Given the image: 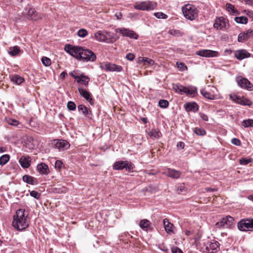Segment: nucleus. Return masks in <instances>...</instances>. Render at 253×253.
<instances>
[{"label":"nucleus","instance_id":"nucleus-1","mask_svg":"<svg viewBox=\"0 0 253 253\" xmlns=\"http://www.w3.org/2000/svg\"><path fill=\"white\" fill-rule=\"evenodd\" d=\"M29 222V218L28 215H26L25 210L23 209L17 210L16 214L13 216V226L17 230L22 231L28 227Z\"/></svg>","mask_w":253,"mask_h":253},{"label":"nucleus","instance_id":"nucleus-2","mask_svg":"<svg viewBox=\"0 0 253 253\" xmlns=\"http://www.w3.org/2000/svg\"><path fill=\"white\" fill-rule=\"evenodd\" d=\"M115 34L106 31H98L94 34V39L100 42L113 43L119 39Z\"/></svg>","mask_w":253,"mask_h":253},{"label":"nucleus","instance_id":"nucleus-3","mask_svg":"<svg viewBox=\"0 0 253 253\" xmlns=\"http://www.w3.org/2000/svg\"><path fill=\"white\" fill-rule=\"evenodd\" d=\"M182 11L184 17L191 21L195 19L198 15L197 8L191 4H186L182 7Z\"/></svg>","mask_w":253,"mask_h":253},{"label":"nucleus","instance_id":"nucleus-4","mask_svg":"<svg viewBox=\"0 0 253 253\" xmlns=\"http://www.w3.org/2000/svg\"><path fill=\"white\" fill-rule=\"evenodd\" d=\"M96 59V56L92 51L82 47L81 59L80 61L83 62H93L95 61Z\"/></svg>","mask_w":253,"mask_h":253},{"label":"nucleus","instance_id":"nucleus-5","mask_svg":"<svg viewBox=\"0 0 253 253\" xmlns=\"http://www.w3.org/2000/svg\"><path fill=\"white\" fill-rule=\"evenodd\" d=\"M82 49V47L81 46H75L71 45H66L64 47L65 51L78 60L81 59Z\"/></svg>","mask_w":253,"mask_h":253},{"label":"nucleus","instance_id":"nucleus-6","mask_svg":"<svg viewBox=\"0 0 253 253\" xmlns=\"http://www.w3.org/2000/svg\"><path fill=\"white\" fill-rule=\"evenodd\" d=\"M239 230L246 231L253 228V218H244L241 220L237 224Z\"/></svg>","mask_w":253,"mask_h":253},{"label":"nucleus","instance_id":"nucleus-7","mask_svg":"<svg viewBox=\"0 0 253 253\" xmlns=\"http://www.w3.org/2000/svg\"><path fill=\"white\" fill-rule=\"evenodd\" d=\"M113 167L115 170H122L125 169L126 170L130 171L133 169L134 166L131 162L127 161H120L115 162Z\"/></svg>","mask_w":253,"mask_h":253},{"label":"nucleus","instance_id":"nucleus-8","mask_svg":"<svg viewBox=\"0 0 253 253\" xmlns=\"http://www.w3.org/2000/svg\"><path fill=\"white\" fill-rule=\"evenodd\" d=\"M234 219L231 216L222 218L221 220L215 224L217 228H230L234 223Z\"/></svg>","mask_w":253,"mask_h":253},{"label":"nucleus","instance_id":"nucleus-9","mask_svg":"<svg viewBox=\"0 0 253 253\" xmlns=\"http://www.w3.org/2000/svg\"><path fill=\"white\" fill-rule=\"evenodd\" d=\"M213 27L217 30L224 31L229 27L228 21L223 17H219L216 19Z\"/></svg>","mask_w":253,"mask_h":253},{"label":"nucleus","instance_id":"nucleus-10","mask_svg":"<svg viewBox=\"0 0 253 253\" xmlns=\"http://www.w3.org/2000/svg\"><path fill=\"white\" fill-rule=\"evenodd\" d=\"M116 33H120L124 37H129L130 38L137 39L138 36L132 30L129 29L122 28L115 29Z\"/></svg>","mask_w":253,"mask_h":253},{"label":"nucleus","instance_id":"nucleus-11","mask_svg":"<svg viewBox=\"0 0 253 253\" xmlns=\"http://www.w3.org/2000/svg\"><path fill=\"white\" fill-rule=\"evenodd\" d=\"M69 75L76 80L77 83L81 84L85 86L88 85L89 81V78L88 77L83 74L78 75L75 72H70Z\"/></svg>","mask_w":253,"mask_h":253},{"label":"nucleus","instance_id":"nucleus-12","mask_svg":"<svg viewBox=\"0 0 253 253\" xmlns=\"http://www.w3.org/2000/svg\"><path fill=\"white\" fill-rule=\"evenodd\" d=\"M135 9L140 10H151L154 8V5L150 1H144L140 3H136L134 5Z\"/></svg>","mask_w":253,"mask_h":253},{"label":"nucleus","instance_id":"nucleus-13","mask_svg":"<svg viewBox=\"0 0 253 253\" xmlns=\"http://www.w3.org/2000/svg\"><path fill=\"white\" fill-rule=\"evenodd\" d=\"M230 98L234 102L243 105H250L251 101L243 96H240L235 94H231Z\"/></svg>","mask_w":253,"mask_h":253},{"label":"nucleus","instance_id":"nucleus-14","mask_svg":"<svg viewBox=\"0 0 253 253\" xmlns=\"http://www.w3.org/2000/svg\"><path fill=\"white\" fill-rule=\"evenodd\" d=\"M100 68L106 71H116V72H120L122 68L120 66L116 65L114 64H111L110 63H105L101 64L100 65Z\"/></svg>","mask_w":253,"mask_h":253},{"label":"nucleus","instance_id":"nucleus-15","mask_svg":"<svg viewBox=\"0 0 253 253\" xmlns=\"http://www.w3.org/2000/svg\"><path fill=\"white\" fill-rule=\"evenodd\" d=\"M52 144L60 151H64L70 147L69 143L65 140H54Z\"/></svg>","mask_w":253,"mask_h":253},{"label":"nucleus","instance_id":"nucleus-16","mask_svg":"<svg viewBox=\"0 0 253 253\" xmlns=\"http://www.w3.org/2000/svg\"><path fill=\"white\" fill-rule=\"evenodd\" d=\"M162 173L173 179L179 178L181 175V172L180 171L170 168L164 169L162 171Z\"/></svg>","mask_w":253,"mask_h":253},{"label":"nucleus","instance_id":"nucleus-17","mask_svg":"<svg viewBox=\"0 0 253 253\" xmlns=\"http://www.w3.org/2000/svg\"><path fill=\"white\" fill-rule=\"evenodd\" d=\"M237 81L238 85L242 88L250 90L253 89V85L248 79L240 77L237 79Z\"/></svg>","mask_w":253,"mask_h":253},{"label":"nucleus","instance_id":"nucleus-18","mask_svg":"<svg viewBox=\"0 0 253 253\" xmlns=\"http://www.w3.org/2000/svg\"><path fill=\"white\" fill-rule=\"evenodd\" d=\"M196 54L200 56L206 57H214L218 55L217 51L209 50L202 49L196 52Z\"/></svg>","mask_w":253,"mask_h":253},{"label":"nucleus","instance_id":"nucleus-19","mask_svg":"<svg viewBox=\"0 0 253 253\" xmlns=\"http://www.w3.org/2000/svg\"><path fill=\"white\" fill-rule=\"evenodd\" d=\"M219 248V244L217 241H214L212 243H207L206 245V250L209 253L217 252Z\"/></svg>","mask_w":253,"mask_h":253},{"label":"nucleus","instance_id":"nucleus-20","mask_svg":"<svg viewBox=\"0 0 253 253\" xmlns=\"http://www.w3.org/2000/svg\"><path fill=\"white\" fill-rule=\"evenodd\" d=\"M78 91L81 96L88 101L90 104L92 105L93 104V100L89 92L85 89L81 87H78Z\"/></svg>","mask_w":253,"mask_h":253},{"label":"nucleus","instance_id":"nucleus-21","mask_svg":"<svg viewBox=\"0 0 253 253\" xmlns=\"http://www.w3.org/2000/svg\"><path fill=\"white\" fill-rule=\"evenodd\" d=\"M234 55L237 59L241 60L250 57L251 54L245 49H239L234 52Z\"/></svg>","mask_w":253,"mask_h":253},{"label":"nucleus","instance_id":"nucleus-22","mask_svg":"<svg viewBox=\"0 0 253 253\" xmlns=\"http://www.w3.org/2000/svg\"><path fill=\"white\" fill-rule=\"evenodd\" d=\"M197 93V88L195 86L192 85L184 86L183 94L194 97L195 96Z\"/></svg>","mask_w":253,"mask_h":253},{"label":"nucleus","instance_id":"nucleus-23","mask_svg":"<svg viewBox=\"0 0 253 253\" xmlns=\"http://www.w3.org/2000/svg\"><path fill=\"white\" fill-rule=\"evenodd\" d=\"M252 36H253V30H249L246 33L240 34L238 37V41L239 42H243L247 41Z\"/></svg>","mask_w":253,"mask_h":253},{"label":"nucleus","instance_id":"nucleus-24","mask_svg":"<svg viewBox=\"0 0 253 253\" xmlns=\"http://www.w3.org/2000/svg\"><path fill=\"white\" fill-rule=\"evenodd\" d=\"M31 159L29 156H23L19 160V164L23 168H28L31 165Z\"/></svg>","mask_w":253,"mask_h":253},{"label":"nucleus","instance_id":"nucleus-25","mask_svg":"<svg viewBox=\"0 0 253 253\" xmlns=\"http://www.w3.org/2000/svg\"><path fill=\"white\" fill-rule=\"evenodd\" d=\"M79 112L84 115L85 117L88 118H91V111L84 105H80L78 107Z\"/></svg>","mask_w":253,"mask_h":253},{"label":"nucleus","instance_id":"nucleus-26","mask_svg":"<svg viewBox=\"0 0 253 253\" xmlns=\"http://www.w3.org/2000/svg\"><path fill=\"white\" fill-rule=\"evenodd\" d=\"M37 169L41 174L47 175L49 173V170L47 165L44 163H41L38 165Z\"/></svg>","mask_w":253,"mask_h":253},{"label":"nucleus","instance_id":"nucleus-27","mask_svg":"<svg viewBox=\"0 0 253 253\" xmlns=\"http://www.w3.org/2000/svg\"><path fill=\"white\" fill-rule=\"evenodd\" d=\"M184 108L187 112L192 111L194 112H196L199 109L198 105L195 102L187 103L185 104Z\"/></svg>","mask_w":253,"mask_h":253},{"label":"nucleus","instance_id":"nucleus-28","mask_svg":"<svg viewBox=\"0 0 253 253\" xmlns=\"http://www.w3.org/2000/svg\"><path fill=\"white\" fill-rule=\"evenodd\" d=\"M140 227L143 230L147 231L151 229V224L150 222L147 219L141 220L139 224Z\"/></svg>","mask_w":253,"mask_h":253},{"label":"nucleus","instance_id":"nucleus-29","mask_svg":"<svg viewBox=\"0 0 253 253\" xmlns=\"http://www.w3.org/2000/svg\"><path fill=\"white\" fill-rule=\"evenodd\" d=\"M163 224L167 233L168 234L173 233V224L170 223L167 218H165L163 220Z\"/></svg>","mask_w":253,"mask_h":253},{"label":"nucleus","instance_id":"nucleus-30","mask_svg":"<svg viewBox=\"0 0 253 253\" xmlns=\"http://www.w3.org/2000/svg\"><path fill=\"white\" fill-rule=\"evenodd\" d=\"M23 180L31 185H36L38 184V180L36 178L28 175H24L23 176Z\"/></svg>","mask_w":253,"mask_h":253},{"label":"nucleus","instance_id":"nucleus-31","mask_svg":"<svg viewBox=\"0 0 253 253\" xmlns=\"http://www.w3.org/2000/svg\"><path fill=\"white\" fill-rule=\"evenodd\" d=\"M20 48L18 46L10 47L8 50V54L11 56L18 55L20 52Z\"/></svg>","mask_w":253,"mask_h":253},{"label":"nucleus","instance_id":"nucleus-32","mask_svg":"<svg viewBox=\"0 0 253 253\" xmlns=\"http://www.w3.org/2000/svg\"><path fill=\"white\" fill-rule=\"evenodd\" d=\"M35 12L34 9L32 8H29L27 11L28 18L33 20H37L41 18L40 16H38L37 14L35 13Z\"/></svg>","mask_w":253,"mask_h":253},{"label":"nucleus","instance_id":"nucleus-33","mask_svg":"<svg viewBox=\"0 0 253 253\" xmlns=\"http://www.w3.org/2000/svg\"><path fill=\"white\" fill-rule=\"evenodd\" d=\"M148 135L153 139H158L160 137L161 133L158 129H153L148 133Z\"/></svg>","mask_w":253,"mask_h":253},{"label":"nucleus","instance_id":"nucleus-34","mask_svg":"<svg viewBox=\"0 0 253 253\" xmlns=\"http://www.w3.org/2000/svg\"><path fill=\"white\" fill-rule=\"evenodd\" d=\"M226 9L231 14H238V11L235 9L234 6L231 3H227L226 4Z\"/></svg>","mask_w":253,"mask_h":253},{"label":"nucleus","instance_id":"nucleus-35","mask_svg":"<svg viewBox=\"0 0 253 253\" xmlns=\"http://www.w3.org/2000/svg\"><path fill=\"white\" fill-rule=\"evenodd\" d=\"M200 92L202 95L206 98L210 100H213L215 98V95L211 93L204 89H201Z\"/></svg>","mask_w":253,"mask_h":253},{"label":"nucleus","instance_id":"nucleus-36","mask_svg":"<svg viewBox=\"0 0 253 253\" xmlns=\"http://www.w3.org/2000/svg\"><path fill=\"white\" fill-rule=\"evenodd\" d=\"M11 81L17 84H20L24 82V80L22 77L18 75H14L11 78Z\"/></svg>","mask_w":253,"mask_h":253},{"label":"nucleus","instance_id":"nucleus-37","mask_svg":"<svg viewBox=\"0 0 253 253\" xmlns=\"http://www.w3.org/2000/svg\"><path fill=\"white\" fill-rule=\"evenodd\" d=\"M184 86L179 84H173V89L180 94H183L184 92Z\"/></svg>","mask_w":253,"mask_h":253},{"label":"nucleus","instance_id":"nucleus-38","mask_svg":"<svg viewBox=\"0 0 253 253\" xmlns=\"http://www.w3.org/2000/svg\"><path fill=\"white\" fill-rule=\"evenodd\" d=\"M9 156L7 154H4L0 157V165L3 166L5 165L9 160Z\"/></svg>","mask_w":253,"mask_h":253},{"label":"nucleus","instance_id":"nucleus-39","mask_svg":"<svg viewBox=\"0 0 253 253\" xmlns=\"http://www.w3.org/2000/svg\"><path fill=\"white\" fill-rule=\"evenodd\" d=\"M169 33L174 37H181L183 33L178 30L171 29L169 31Z\"/></svg>","mask_w":253,"mask_h":253},{"label":"nucleus","instance_id":"nucleus-40","mask_svg":"<svg viewBox=\"0 0 253 253\" xmlns=\"http://www.w3.org/2000/svg\"><path fill=\"white\" fill-rule=\"evenodd\" d=\"M235 20L237 23L240 24H247L248 21L247 18L245 16L236 17Z\"/></svg>","mask_w":253,"mask_h":253},{"label":"nucleus","instance_id":"nucleus-41","mask_svg":"<svg viewBox=\"0 0 253 253\" xmlns=\"http://www.w3.org/2000/svg\"><path fill=\"white\" fill-rule=\"evenodd\" d=\"M242 126L245 127H253V120H245L242 122Z\"/></svg>","mask_w":253,"mask_h":253},{"label":"nucleus","instance_id":"nucleus-42","mask_svg":"<svg viewBox=\"0 0 253 253\" xmlns=\"http://www.w3.org/2000/svg\"><path fill=\"white\" fill-rule=\"evenodd\" d=\"M194 132L198 135L203 136L206 132L204 129L202 128L196 127L194 129Z\"/></svg>","mask_w":253,"mask_h":253},{"label":"nucleus","instance_id":"nucleus-43","mask_svg":"<svg viewBox=\"0 0 253 253\" xmlns=\"http://www.w3.org/2000/svg\"><path fill=\"white\" fill-rule=\"evenodd\" d=\"M42 62L45 66H49L51 65V60L46 57H42Z\"/></svg>","mask_w":253,"mask_h":253},{"label":"nucleus","instance_id":"nucleus-44","mask_svg":"<svg viewBox=\"0 0 253 253\" xmlns=\"http://www.w3.org/2000/svg\"><path fill=\"white\" fill-rule=\"evenodd\" d=\"M87 31L84 29H80L78 32V35L81 38H84L87 35Z\"/></svg>","mask_w":253,"mask_h":253},{"label":"nucleus","instance_id":"nucleus-45","mask_svg":"<svg viewBox=\"0 0 253 253\" xmlns=\"http://www.w3.org/2000/svg\"><path fill=\"white\" fill-rule=\"evenodd\" d=\"M169 102L166 100H160L159 102V105L160 107L163 108H166L169 106Z\"/></svg>","mask_w":253,"mask_h":253},{"label":"nucleus","instance_id":"nucleus-46","mask_svg":"<svg viewBox=\"0 0 253 253\" xmlns=\"http://www.w3.org/2000/svg\"><path fill=\"white\" fill-rule=\"evenodd\" d=\"M67 108L70 111H74L76 108V105L72 101H69L67 103Z\"/></svg>","mask_w":253,"mask_h":253},{"label":"nucleus","instance_id":"nucleus-47","mask_svg":"<svg viewBox=\"0 0 253 253\" xmlns=\"http://www.w3.org/2000/svg\"><path fill=\"white\" fill-rule=\"evenodd\" d=\"M154 15L159 19H166L168 18V16L166 14L161 12L155 13Z\"/></svg>","mask_w":253,"mask_h":253},{"label":"nucleus","instance_id":"nucleus-48","mask_svg":"<svg viewBox=\"0 0 253 253\" xmlns=\"http://www.w3.org/2000/svg\"><path fill=\"white\" fill-rule=\"evenodd\" d=\"M252 161L251 159L242 158L240 160V164L242 165H247Z\"/></svg>","mask_w":253,"mask_h":253},{"label":"nucleus","instance_id":"nucleus-49","mask_svg":"<svg viewBox=\"0 0 253 253\" xmlns=\"http://www.w3.org/2000/svg\"><path fill=\"white\" fill-rule=\"evenodd\" d=\"M176 65L177 66V67L179 69V70L181 71H184L185 70H186L187 69V66L185 65L183 63H176Z\"/></svg>","mask_w":253,"mask_h":253},{"label":"nucleus","instance_id":"nucleus-50","mask_svg":"<svg viewBox=\"0 0 253 253\" xmlns=\"http://www.w3.org/2000/svg\"><path fill=\"white\" fill-rule=\"evenodd\" d=\"M154 64V61L151 59L147 57H144V61H143L144 65H152Z\"/></svg>","mask_w":253,"mask_h":253},{"label":"nucleus","instance_id":"nucleus-51","mask_svg":"<svg viewBox=\"0 0 253 253\" xmlns=\"http://www.w3.org/2000/svg\"><path fill=\"white\" fill-rule=\"evenodd\" d=\"M186 188L184 185H180L177 186V191L178 194L186 192Z\"/></svg>","mask_w":253,"mask_h":253},{"label":"nucleus","instance_id":"nucleus-52","mask_svg":"<svg viewBox=\"0 0 253 253\" xmlns=\"http://www.w3.org/2000/svg\"><path fill=\"white\" fill-rule=\"evenodd\" d=\"M30 195L37 199H39L41 196V194L40 193L34 190L30 192Z\"/></svg>","mask_w":253,"mask_h":253},{"label":"nucleus","instance_id":"nucleus-53","mask_svg":"<svg viewBox=\"0 0 253 253\" xmlns=\"http://www.w3.org/2000/svg\"><path fill=\"white\" fill-rule=\"evenodd\" d=\"M8 123L12 126H17L18 125V122L14 119H9L8 121Z\"/></svg>","mask_w":253,"mask_h":253},{"label":"nucleus","instance_id":"nucleus-54","mask_svg":"<svg viewBox=\"0 0 253 253\" xmlns=\"http://www.w3.org/2000/svg\"><path fill=\"white\" fill-rule=\"evenodd\" d=\"M231 142L232 144H233L236 146H239L241 144V142L239 140V139L236 138H234L232 139Z\"/></svg>","mask_w":253,"mask_h":253},{"label":"nucleus","instance_id":"nucleus-55","mask_svg":"<svg viewBox=\"0 0 253 253\" xmlns=\"http://www.w3.org/2000/svg\"><path fill=\"white\" fill-rule=\"evenodd\" d=\"M135 56L131 53H129L126 55V58L129 61H132L134 59Z\"/></svg>","mask_w":253,"mask_h":253},{"label":"nucleus","instance_id":"nucleus-56","mask_svg":"<svg viewBox=\"0 0 253 253\" xmlns=\"http://www.w3.org/2000/svg\"><path fill=\"white\" fill-rule=\"evenodd\" d=\"M172 253H183L182 251L177 247L171 248Z\"/></svg>","mask_w":253,"mask_h":253},{"label":"nucleus","instance_id":"nucleus-57","mask_svg":"<svg viewBox=\"0 0 253 253\" xmlns=\"http://www.w3.org/2000/svg\"><path fill=\"white\" fill-rule=\"evenodd\" d=\"M62 164L63 163L61 161L57 160L55 163V167L56 168L60 169L61 167Z\"/></svg>","mask_w":253,"mask_h":253},{"label":"nucleus","instance_id":"nucleus-58","mask_svg":"<svg viewBox=\"0 0 253 253\" xmlns=\"http://www.w3.org/2000/svg\"><path fill=\"white\" fill-rule=\"evenodd\" d=\"M245 13L249 17L251 18H253V11L248 10H245Z\"/></svg>","mask_w":253,"mask_h":253},{"label":"nucleus","instance_id":"nucleus-59","mask_svg":"<svg viewBox=\"0 0 253 253\" xmlns=\"http://www.w3.org/2000/svg\"><path fill=\"white\" fill-rule=\"evenodd\" d=\"M200 117L204 120V121H208V117L207 115H206V114H203V113H200Z\"/></svg>","mask_w":253,"mask_h":253},{"label":"nucleus","instance_id":"nucleus-60","mask_svg":"<svg viewBox=\"0 0 253 253\" xmlns=\"http://www.w3.org/2000/svg\"><path fill=\"white\" fill-rule=\"evenodd\" d=\"M185 146V144L183 142H179L177 144V147L181 149H183Z\"/></svg>","mask_w":253,"mask_h":253},{"label":"nucleus","instance_id":"nucleus-61","mask_svg":"<svg viewBox=\"0 0 253 253\" xmlns=\"http://www.w3.org/2000/svg\"><path fill=\"white\" fill-rule=\"evenodd\" d=\"M115 16L117 19H120L122 18V14L121 12H118L115 14Z\"/></svg>","mask_w":253,"mask_h":253},{"label":"nucleus","instance_id":"nucleus-62","mask_svg":"<svg viewBox=\"0 0 253 253\" xmlns=\"http://www.w3.org/2000/svg\"><path fill=\"white\" fill-rule=\"evenodd\" d=\"M245 2L250 5H252L253 4V0H244Z\"/></svg>","mask_w":253,"mask_h":253},{"label":"nucleus","instance_id":"nucleus-63","mask_svg":"<svg viewBox=\"0 0 253 253\" xmlns=\"http://www.w3.org/2000/svg\"><path fill=\"white\" fill-rule=\"evenodd\" d=\"M144 61V57H139V58L138 59V63H143V61Z\"/></svg>","mask_w":253,"mask_h":253},{"label":"nucleus","instance_id":"nucleus-64","mask_svg":"<svg viewBox=\"0 0 253 253\" xmlns=\"http://www.w3.org/2000/svg\"><path fill=\"white\" fill-rule=\"evenodd\" d=\"M205 190L207 191H210V192H212V191H216V189L211 188H207L205 189Z\"/></svg>","mask_w":253,"mask_h":253}]
</instances>
